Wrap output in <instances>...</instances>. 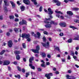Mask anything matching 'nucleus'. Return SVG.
Segmentation results:
<instances>
[{"label": "nucleus", "mask_w": 79, "mask_h": 79, "mask_svg": "<svg viewBox=\"0 0 79 79\" xmlns=\"http://www.w3.org/2000/svg\"><path fill=\"white\" fill-rule=\"evenodd\" d=\"M46 54H45V53L44 52L42 54V57L44 58L46 57Z\"/></svg>", "instance_id": "nucleus-26"}, {"label": "nucleus", "mask_w": 79, "mask_h": 79, "mask_svg": "<svg viewBox=\"0 0 79 79\" xmlns=\"http://www.w3.org/2000/svg\"><path fill=\"white\" fill-rule=\"evenodd\" d=\"M6 34L7 36H10V33L9 32H7Z\"/></svg>", "instance_id": "nucleus-41"}, {"label": "nucleus", "mask_w": 79, "mask_h": 79, "mask_svg": "<svg viewBox=\"0 0 79 79\" xmlns=\"http://www.w3.org/2000/svg\"><path fill=\"white\" fill-rule=\"evenodd\" d=\"M66 77H67V79H71V76H69L68 75L66 76Z\"/></svg>", "instance_id": "nucleus-30"}, {"label": "nucleus", "mask_w": 79, "mask_h": 79, "mask_svg": "<svg viewBox=\"0 0 79 79\" xmlns=\"http://www.w3.org/2000/svg\"><path fill=\"white\" fill-rule=\"evenodd\" d=\"M42 6H40L39 8V11H42Z\"/></svg>", "instance_id": "nucleus-37"}, {"label": "nucleus", "mask_w": 79, "mask_h": 79, "mask_svg": "<svg viewBox=\"0 0 79 79\" xmlns=\"http://www.w3.org/2000/svg\"><path fill=\"white\" fill-rule=\"evenodd\" d=\"M69 2V0H64V2L65 3H68Z\"/></svg>", "instance_id": "nucleus-53"}, {"label": "nucleus", "mask_w": 79, "mask_h": 79, "mask_svg": "<svg viewBox=\"0 0 79 79\" xmlns=\"http://www.w3.org/2000/svg\"><path fill=\"white\" fill-rule=\"evenodd\" d=\"M54 47L55 48V50H57L58 52H60V50L59 48V47H56V46H55Z\"/></svg>", "instance_id": "nucleus-24"}, {"label": "nucleus", "mask_w": 79, "mask_h": 79, "mask_svg": "<svg viewBox=\"0 0 79 79\" xmlns=\"http://www.w3.org/2000/svg\"><path fill=\"white\" fill-rule=\"evenodd\" d=\"M31 34L33 36H35V37H36V35H35V34L33 32H32L31 33Z\"/></svg>", "instance_id": "nucleus-40"}, {"label": "nucleus", "mask_w": 79, "mask_h": 79, "mask_svg": "<svg viewBox=\"0 0 79 79\" xmlns=\"http://www.w3.org/2000/svg\"><path fill=\"white\" fill-rule=\"evenodd\" d=\"M10 2L13 8H15V7L16 6V5H15V3H14V2H13V1H10Z\"/></svg>", "instance_id": "nucleus-14"}, {"label": "nucleus", "mask_w": 79, "mask_h": 79, "mask_svg": "<svg viewBox=\"0 0 79 79\" xmlns=\"http://www.w3.org/2000/svg\"><path fill=\"white\" fill-rule=\"evenodd\" d=\"M34 57L33 56H32L30 58L29 61L30 63H32V61L34 60Z\"/></svg>", "instance_id": "nucleus-15"}, {"label": "nucleus", "mask_w": 79, "mask_h": 79, "mask_svg": "<svg viewBox=\"0 0 79 79\" xmlns=\"http://www.w3.org/2000/svg\"><path fill=\"white\" fill-rule=\"evenodd\" d=\"M10 63V61L8 60H5L3 62V65H8Z\"/></svg>", "instance_id": "nucleus-11"}, {"label": "nucleus", "mask_w": 79, "mask_h": 79, "mask_svg": "<svg viewBox=\"0 0 79 79\" xmlns=\"http://www.w3.org/2000/svg\"><path fill=\"white\" fill-rule=\"evenodd\" d=\"M47 57L49 58H51V55H49V54H48L47 55Z\"/></svg>", "instance_id": "nucleus-50"}, {"label": "nucleus", "mask_w": 79, "mask_h": 79, "mask_svg": "<svg viewBox=\"0 0 79 79\" xmlns=\"http://www.w3.org/2000/svg\"><path fill=\"white\" fill-rule=\"evenodd\" d=\"M41 66H42V67H44V68H45L46 66L45 65V64H41Z\"/></svg>", "instance_id": "nucleus-38"}, {"label": "nucleus", "mask_w": 79, "mask_h": 79, "mask_svg": "<svg viewBox=\"0 0 79 79\" xmlns=\"http://www.w3.org/2000/svg\"><path fill=\"white\" fill-rule=\"evenodd\" d=\"M14 53L16 55L17 54H19L20 53V51H16L14 52Z\"/></svg>", "instance_id": "nucleus-22"}, {"label": "nucleus", "mask_w": 79, "mask_h": 79, "mask_svg": "<svg viewBox=\"0 0 79 79\" xmlns=\"http://www.w3.org/2000/svg\"><path fill=\"white\" fill-rule=\"evenodd\" d=\"M4 2L5 3V6H4V9L5 11H7V10L6 6H9V4L7 3H8V0H4Z\"/></svg>", "instance_id": "nucleus-4"}, {"label": "nucleus", "mask_w": 79, "mask_h": 79, "mask_svg": "<svg viewBox=\"0 0 79 79\" xmlns=\"http://www.w3.org/2000/svg\"><path fill=\"white\" fill-rule=\"evenodd\" d=\"M38 71H42V69L40 68H38Z\"/></svg>", "instance_id": "nucleus-48"}, {"label": "nucleus", "mask_w": 79, "mask_h": 79, "mask_svg": "<svg viewBox=\"0 0 79 79\" xmlns=\"http://www.w3.org/2000/svg\"><path fill=\"white\" fill-rule=\"evenodd\" d=\"M50 19H45V20L44 21V22L46 25H45V27L47 28H50L52 27V25L54 24L55 25H57L58 23H55L53 21H52L50 22H48V20H50Z\"/></svg>", "instance_id": "nucleus-1"}, {"label": "nucleus", "mask_w": 79, "mask_h": 79, "mask_svg": "<svg viewBox=\"0 0 79 79\" xmlns=\"http://www.w3.org/2000/svg\"><path fill=\"white\" fill-rule=\"evenodd\" d=\"M59 25L61 27H66V24L65 23H60Z\"/></svg>", "instance_id": "nucleus-13"}, {"label": "nucleus", "mask_w": 79, "mask_h": 79, "mask_svg": "<svg viewBox=\"0 0 79 79\" xmlns=\"http://www.w3.org/2000/svg\"><path fill=\"white\" fill-rule=\"evenodd\" d=\"M44 34H46V35H47L48 34V33L46 31H44Z\"/></svg>", "instance_id": "nucleus-46"}, {"label": "nucleus", "mask_w": 79, "mask_h": 79, "mask_svg": "<svg viewBox=\"0 0 79 79\" xmlns=\"http://www.w3.org/2000/svg\"><path fill=\"white\" fill-rule=\"evenodd\" d=\"M50 62H47L46 63V65H50Z\"/></svg>", "instance_id": "nucleus-51"}, {"label": "nucleus", "mask_w": 79, "mask_h": 79, "mask_svg": "<svg viewBox=\"0 0 79 79\" xmlns=\"http://www.w3.org/2000/svg\"><path fill=\"white\" fill-rule=\"evenodd\" d=\"M19 24L20 25H23V24H23V21L22 22H21V21L19 23Z\"/></svg>", "instance_id": "nucleus-45"}, {"label": "nucleus", "mask_w": 79, "mask_h": 79, "mask_svg": "<svg viewBox=\"0 0 79 79\" xmlns=\"http://www.w3.org/2000/svg\"><path fill=\"white\" fill-rule=\"evenodd\" d=\"M55 12L56 13H59V14H60V15H63V13L59 11L56 10L55 11Z\"/></svg>", "instance_id": "nucleus-21"}, {"label": "nucleus", "mask_w": 79, "mask_h": 79, "mask_svg": "<svg viewBox=\"0 0 79 79\" xmlns=\"http://www.w3.org/2000/svg\"><path fill=\"white\" fill-rule=\"evenodd\" d=\"M79 8L77 7L74 8H73V11H77L79 10Z\"/></svg>", "instance_id": "nucleus-23"}, {"label": "nucleus", "mask_w": 79, "mask_h": 79, "mask_svg": "<svg viewBox=\"0 0 79 79\" xmlns=\"http://www.w3.org/2000/svg\"><path fill=\"white\" fill-rule=\"evenodd\" d=\"M74 22H75V23H79V20H77V19H75Z\"/></svg>", "instance_id": "nucleus-34"}, {"label": "nucleus", "mask_w": 79, "mask_h": 79, "mask_svg": "<svg viewBox=\"0 0 79 79\" xmlns=\"http://www.w3.org/2000/svg\"><path fill=\"white\" fill-rule=\"evenodd\" d=\"M72 42V41L71 39H70L67 41V42H68V43H71Z\"/></svg>", "instance_id": "nucleus-31"}, {"label": "nucleus", "mask_w": 79, "mask_h": 79, "mask_svg": "<svg viewBox=\"0 0 79 79\" xmlns=\"http://www.w3.org/2000/svg\"><path fill=\"white\" fill-rule=\"evenodd\" d=\"M24 8H25V7L23 6H22L20 7V9L22 11H23L24 10Z\"/></svg>", "instance_id": "nucleus-20"}, {"label": "nucleus", "mask_w": 79, "mask_h": 79, "mask_svg": "<svg viewBox=\"0 0 79 79\" xmlns=\"http://www.w3.org/2000/svg\"><path fill=\"white\" fill-rule=\"evenodd\" d=\"M37 34L38 36V38H39V37H40V33L39 32H37Z\"/></svg>", "instance_id": "nucleus-29"}, {"label": "nucleus", "mask_w": 79, "mask_h": 79, "mask_svg": "<svg viewBox=\"0 0 79 79\" xmlns=\"http://www.w3.org/2000/svg\"><path fill=\"white\" fill-rule=\"evenodd\" d=\"M76 50H79V47H76Z\"/></svg>", "instance_id": "nucleus-62"}, {"label": "nucleus", "mask_w": 79, "mask_h": 79, "mask_svg": "<svg viewBox=\"0 0 79 79\" xmlns=\"http://www.w3.org/2000/svg\"><path fill=\"white\" fill-rule=\"evenodd\" d=\"M56 16L58 17L59 18H60V15H59V14L56 15Z\"/></svg>", "instance_id": "nucleus-59"}, {"label": "nucleus", "mask_w": 79, "mask_h": 79, "mask_svg": "<svg viewBox=\"0 0 79 79\" xmlns=\"http://www.w3.org/2000/svg\"><path fill=\"white\" fill-rule=\"evenodd\" d=\"M22 22H23V24H25V25H27V22H26V20H23Z\"/></svg>", "instance_id": "nucleus-25"}, {"label": "nucleus", "mask_w": 79, "mask_h": 79, "mask_svg": "<svg viewBox=\"0 0 79 79\" xmlns=\"http://www.w3.org/2000/svg\"><path fill=\"white\" fill-rule=\"evenodd\" d=\"M68 73H71V70H68Z\"/></svg>", "instance_id": "nucleus-64"}, {"label": "nucleus", "mask_w": 79, "mask_h": 79, "mask_svg": "<svg viewBox=\"0 0 79 79\" xmlns=\"http://www.w3.org/2000/svg\"><path fill=\"white\" fill-rule=\"evenodd\" d=\"M22 37L23 38H26V39H27V41L28 42L31 41V39L29 38L30 35L29 34H22Z\"/></svg>", "instance_id": "nucleus-2"}, {"label": "nucleus", "mask_w": 79, "mask_h": 79, "mask_svg": "<svg viewBox=\"0 0 79 79\" xmlns=\"http://www.w3.org/2000/svg\"><path fill=\"white\" fill-rule=\"evenodd\" d=\"M70 79H75L76 77H73L72 76H71Z\"/></svg>", "instance_id": "nucleus-44"}, {"label": "nucleus", "mask_w": 79, "mask_h": 79, "mask_svg": "<svg viewBox=\"0 0 79 79\" xmlns=\"http://www.w3.org/2000/svg\"><path fill=\"white\" fill-rule=\"evenodd\" d=\"M29 66L31 67V69H35V67L32 65L31 64H29Z\"/></svg>", "instance_id": "nucleus-17"}, {"label": "nucleus", "mask_w": 79, "mask_h": 79, "mask_svg": "<svg viewBox=\"0 0 79 79\" xmlns=\"http://www.w3.org/2000/svg\"><path fill=\"white\" fill-rule=\"evenodd\" d=\"M43 39V42H45V41H46V38H45V36H44Z\"/></svg>", "instance_id": "nucleus-33"}, {"label": "nucleus", "mask_w": 79, "mask_h": 79, "mask_svg": "<svg viewBox=\"0 0 79 79\" xmlns=\"http://www.w3.org/2000/svg\"><path fill=\"white\" fill-rule=\"evenodd\" d=\"M15 17H16V18H18L19 17L18 15V14H15Z\"/></svg>", "instance_id": "nucleus-43"}, {"label": "nucleus", "mask_w": 79, "mask_h": 79, "mask_svg": "<svg viewBox=\"0 0 79 79\" xmlns=\"http://www.w3.org/2000/svg\"><path fill=\"white\" fill-rule=\"evenodd\" d=\"M5 52V50H3L0 52V55H3Z\"/></svg>", "instance_id": "nucleus-27"}, {"label": "nucleus", "mask_w": 79, "mask_h": 79, "mask_svg": "<svg viewBox=\"0 0 79 79\" xmlns=\"http://www.w3.org/2000/svg\"><path fill=\"white\" fill-rule=\"evenodd\" d=\"M45 76L46 77H47V79H50V76H53V74L52 73L46 74H45Z\"/></svg>", "instance_id": "nucleus-6"}, {"label": "nucleus", "mask_w": 79, "mask_h": 79, "mask_svg": "<svg viewBox=\"0 0 79 79\" xmlns=\"http://www.w3.org/2000/svg\"><path fill=\"white\" fill-rule=\"evenodd\" d=\"M53 2L54 3H56V5L57 6H60V4H61V3L60 2H59L58 0H54Z\"/></svg>", "instance_id": "nucleus-7"}, {"label": "nucleus", "mask_w": 79, "mask_h": 79, "mask_svg": "<svg viewBox=\"0 0 79 79\" xmlns=\"http://www.w3.org/2000/svg\"><path fill=\"white\" fill-rule=\"evenodd\" d=\"M49 44H50V43L48 42L46 43L45 44L43 43H41L43 47H44L45 48H48L49 47Z\"/></svg>", "instance_id": "nucleus-5"}, {"label": "nucleus", "mask_w": 79, "mask_h": 79, "mask_svg": "<svg viewBox=\"0 0 79 79\" xmlns=\"http://www.w3.org/2000/svg\"><path fill=\"white\" fill-rule=\"evenodd\" d=\"M22 73H25V69H22Z\"/></svg>", "instance_id": "nucleus-47"}, {"label": "nucleus", "mask_w": 79, "mask_h": 79, "mask_svg": "<svg viewBox=\"0 0 79 79\" xmlns=\"http://www.w3.org/2000/svg\"><path fill=\"white\" fill-rule=\"evenodd\" d=\"M55 73L56 74H59V72H58V71H56L55 72Z\"/></svg>", "instance_id": "nucleus-60"}, {"label": "nucleus", "mask_w": 79, "mask_h": 79, "mask_svg": "<svg viewBox=\"0 0 79 79\" xmlns=\"http://www.w3.org/2000/svg\"><path fill=\"white\" fill-rule=\"evenodd\" d=\"M61 60L62 62H64V61H65V60L64 59H61Z\"/></svg>", "instance_id": "nucleus-58"}, {"label": "nucleus", "mask_w": 79, "mask_h": 79, "mask_svg": "<svg viewBox=\"0 0 79 79\" xmlns=\"http://www.w3.org/2000/svg\"><path fill=\"white\" fill-rule=\"evenodd\" d=\"M9 18L10 19H14V16L13 15H11L10 16Z\"/></svg>", "instance_id": "nucleus-36"}, {"label": "nucleus", "mask_w": 79, "mask_h": 79, "mask_svg": "<svg viewBox=\"0 0 79 79\" xmlns=\"http://www.w3.org/2000/svg\"><path fill=\"white\" fill-rule=\"evenodd\" d=\"M17 68L18 71H21V68H20V67H17Z\"/></svg>", "instance_id": "nucleus-42"}, {"label": "nucleus", "mask_w": 79, "mask_h": 79, "mask_svg": "<svg viewBox=\"0 0 79 79\" xmlns=\"http://www.w3.org/2000/svg\"><path fill=\"white\" fill-rule=\"evenodd\" d=\"M36 49H31V51L34 52V53H39V50H40V46L38 45L36 47Z\"/></svg>", "instance_id": "nucleus-3"}, {"label": "nucleus", "mask_w": 79, "mask_h": 79, "mask_svg": "<svg viewBox=\"0 0 79 79\" xmlns=\"http://www.w3.org/2000/svg\"><path fill=\"white\" fill-rule=\"evenodd\" d=\"M9 31L10 32H11L13 31V30L11 29H9Z\"/></svg>", "instance_id": "nucleus-61"}, {"label": "nucleus", "mask_w": 79, "mask_h": 79, "mask_svg": "<svg viewBox=\"0 0 79 79\" xmlns=\"http://www.w3.org/2000/svg\"><path fill=\"white\" fill-rule=\"evenodd\" d=\"M60 36H63V33H60Z\"/></svg>", "instance_id": "nucleus-56"}, {"label": "nucleus", "mask_w": 79, "mask_h": 79, "mask_svg": "<svg viewBox=\"0 0 79 79\" xmlns=\"http://www.w3.org/2000/svg\"><path fill=\"white\" fill-rule=\"evenodd\" d=\"M22 45L23 48H26V45L25 44L23 43Z\"/></svg>", "instance_id": "nucleus-35"}, {"label": "nucleus", "mask_w": 79, "mask_h": 79, "mask_svg": "<svg viewBox=\"0 0 79 79\" xmlns=\"http://www.w3.org/2000/svg\"><path fill=\"white\" fill-rule=\"evenodd\" d=\"M15 21H16V22L19 21V19L18 18L15 19Z\"/></svg>", "instance_id": "nucleus-52"}, {"label": "nucleus", "mask_w": 79, "mask_h": 79, "mask_svg": "<svg viewBox=\"0 0 79 79\" xmlns=\"http://www.w3.org/2000/svg\"><path fill=\"white\" fill-rule=\"evenodd\" d=\"M60 18L62 19H64V17L63 16L61 15L60 16Z\"/></svg>", "instance_id": "nucleus-54"}, {"label": "nucleus", "mask_w": 79, "mask_h": 79, "mask_svg": "<svg viewBox=\"0 0 79 79\" xmlns=\"http://www.w3.org/2000/svg\"><path fill=\"white\" fill-rule=\"evenodd\" d=\"M33 2H34V3L35 5H36L37 4V2H36V1Z\"/></svg>", "instance_id": "nucleus-55"}, {"label": "nucleus", "mask_w": 79, "mask_h": 79, "mask_svg": "<svg viewBox=\"0 0 79 79\" xmlns=\"http://www.w3.org/2000/svg\"><path fill=\"white\" fill-rule=\"evenodd\" d=\"M26 74V77H28V76H29V73H27Z\"/></svg>", "instance_id": "nucleus-49"}, {"label": "nucleus", "mask_w": 79, "mask_h": 79, "mask_svg": "<svg viewBox=\"0 0 79 79\" xmlns=\"http://www.w3.org/2000/svg\"><path fill=\"white\" fill-rule=\"evenodd\" d=\"M67 58L68 60H70L71 59V57H70V56H68Z\"/></svg>", "instance_id": "nucleus-57"}, {"label": "nucleus", "mask_w": 79, "mask_h": 79, "mask_svg": "<svg viewBox=\"0 0 79 79\" xmlns=\"http://www.w3.org/2000/svg\"><path fill=\"white\" fill-rule=\"evenodd\" d=\"M71 55H72V56H74V52H73L72 51L71 52Z\"/></svg>", "instance_id": "nucleus-39"}, {"label": "nucleus", "mask_w": 79, "mask_h": 79, "mask_svg": "<svg viewBox=\"0 0 79 79\" xmlns=\"http://www.w3.org/2000/svg\"><path fill=\"white\" fill-rule=\"evenodd\" d=\"M8 45L9 47H11L13 45V42L10 40L8 42Z\"/></svg>", "instance_id": "nucleus-10"}, {"label": "nucleus", "mask_w": 79, "mask_h": 79, "mask_svg": "<svg viewBox=\"0 0 79 79\" xmlns=\"http://www.w3.org/2000/svg\"><path fill=\"white\" fill-rule=\"evenodd\" d=\"M15 77H18V79H20V78H21V76L20 75H15Z\"/></svg>", "instance_id": "nucleus-28"}, {"label": "nucleus", "mask_w": 79, "mask_h": 79, "mask_svg": "<svg viewBox=\"0 0 79 79\" xmlns=\"http://www.w3.org/2000/svg\"><path fill=\"white\" fill-rule=\"evenodd\" d=\"M39 30L40 31H44V29H40Z\"/></svg>", "instance_id": "nucleus-63"}, {"label": "nucleus", "mask_w": 79, "mask_h": 79, "mask_svg": "<svg viewBox=\"0 0 79 79\" xmlns=\"http://www.w3.org/2000/svg\"><path fill=\"white\" fill-rule=\"evenodd\" d=\"M69 27L70 28H72V29H77V30H78V28H77L76 27L74 26H70Z\"/></svg>", "instance_id": "nucleus-19"}, {"label": "nucleus", "mask_w": 79, "mask_h": 79, "mask_svg": "<svg viewBox=\"0 0 79 79\" xmlns=\"http://www.w3.org/2000/svg\"><path fill=\"white\" fill-rule=\"evenodd\" d=\"M73 40H79V35H77L76 37L73 39Z\"/></svg>", "instance_id": "nucleus-18"}, {"label": "nucleus", "mask_w": 79, "mask_h": 79, "mask_svg": "<svg viewBox=\"0 0 79 79\" xmlns=\"http://www.w3.org/2000/svg\"><path fill=\"white\" fill-rule=\"evenodd\" d=\"M48 10L49 12L48 14L49 15H52L53 13V11L52 10V9L50 8H49L48 9Z\"/></svg>", "instance_id": "nucleus-9"}, {"label": "nucleus", "mask_w": 79, "mask_h": 79, "mask_svg": "<svg viewBox=\"0 0 79 79\" xmlns=\"http://www.w3.org/2000/svg\"><path fill=\"white\" fill-rule=\"evenodd\" d=\"M67 13L68 15H73V13L72 12V11H68L67 12Z\"/></svg>", "instance_id": "nucleus-16"}, {"label": "nucleus", "mask_w": 79, "mask_h": 79, "mask_svg": "<svg viewBox=\"0 0 79 79\" xmlns=\"http://www.w3.org/2000/svg\"><path fill=\"white\" fill-rule=\"evenodd\" d=\"M14 31H15L16 33H18V32H21V30L20 28H14Z\"/></svg>", "instance_id": "nucleus-8"}, {"label": "nucleus", "mask_w": 79, "mask_h": 79, "mask_svg": "<svg viewBox=\"0 0 79 79\" xmlns=\"http://www.w3.org/2000/svg\"><path fill=\"white\" fill-rule=\"evenodd\" d=\"M23 3L26 5H29L30 4V2L29 0H23Z\"/></svg>", "instance_id": "nucleus-12"}, {"label": "nucleus", "mask_w": 79, "mask_h": 79, "mask_svg": "<svg viewBox=\"0 0 79 79\" xmlns=\"http://www.w3.org/2000/svg\"><path fill=\"white\" fill-rule=\"evenodd\" d=\"M16 59L17 60H19V59H20V57L19 56V55H17L16 56Z\"/></svg>", "instance_id": "nucleus-32"}]
</instances>
